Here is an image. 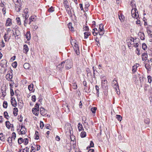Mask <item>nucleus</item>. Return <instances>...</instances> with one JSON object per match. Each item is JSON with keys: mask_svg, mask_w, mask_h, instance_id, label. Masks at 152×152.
<instances>
[{"mask_svg": "<svg viewBox=\"0 0 152 152\" xmlns=\"http://www.w3.org/2000/svg\"><path fill=\"white\" fill-rule=\"evenodd\" d=\"M65 63L66 68L67 69H69L72 66V62L69 60H66L65 61H63L61 64H59L58 67L59 68H63L64 66V64Z\"/></svg>", "mask_w": 152, "mask_h": 152, "instance_id": "nucleus-1", "label": "nucleus"}, {"mask_svg": "<svg viewBox=\"0 0 152 152\" xmlns=\"http://www.w3.org/2000/svg\"><path fill=\"white\" fill-rule=\"evenodd\" d=\"M126 42L128 47L131 48L134 44V39L131 37L127 40Z\"/></svg>", "mask_w": 152, "mask_h": 152, "instance_id": "nucleus-2", "label": "nucleus"}, {"mask_svg": "<svg viewBox=\"0 0 152 152\" xmlns=\"http://www.w3.org/2000/svg\"><path fill=\"white\" fill-rule=\"evenodd\" d=\"M28 12L27 11V10H24V12L23 13L22 16H23L24 18H25V20L24 21V25L25 26H26V24L27 23V21H26V20L28 19L29 17V15L28 14Z\"/></svg>", "mask_w": 152, "mask_h": 152, "instance_id": "nucleus-3", "label": "nucleus"}, {"mask_svg": "<svg viewBox=\"0 0 152 152\" xmlns=\"http://www.w3.org/2000/svg\"><path fill=\"white\" fill-rule=\"evenodd\" d=\"M132 15L133 18H137L138 17V14L137 9H132L131 11Z\"/></svg>", "mask_w": 152, "mask_h": 152, "instance_id": "nucleus-4", "label": "nucleus"}, {"mask_svg": "<svg viewBox=\"0 0 152 152\" xmlns=\"http://www.w3.org/2000/svg\"><path fill=\"white\" fill-rule=\"evenodd\" d=\"M99 34L100 35H103L104 32V30L103 27V25L102 24H101L99 25Z\"/></svg>", "mask_w": 152, "mask_h": 152, "instance_id": "nucleus-5", "label": "nucleus"}, {"mask_svg": "<svg viewBox=\"0 0 152 152\" xmlns=\"http://www.w3.org/2000/svg\"><path fill=\"white\" fill-rule=\"evenodd\" d=\"M146 31L149 36L152 38V26L148 25L146 27Z\"/></svg>", "mask_w": 152, "mask_h": 152, "instance_id": "nucleus-6", "label": "nucleus"}, {"mask_svg": "<svg viewBox=\"0 0 152 152\" xmlns=\"http://www.w3.org/2000/svg\"><path fill=\"white\" fill-rule=\"evenodd\" d=\"M112 86L115 88L116 90H117V88H118V86L117 81L114 79L112 82Z\"/></svg>", "mask_w": 152, "mask_h": 152, "instance_id": "nucleus-7", "label": "nucleus"}, {"mask_svg": "<svg viewBox=\"0 0 152 152\" xmlns=\"http://www.w3.org/2000/svg\"><path fill=\"white\" fill-rule=\"evenodd\" d=\"M13 77L12 74V72L8 73L6 75V79L9 81L12 82V79Z\"/></svg>", "mask_w": 152, "mask_h": 152, "instance_id": "nucleus-8", "label": "nucleus"}, {"mask_svg": "<svg viewBox=\"0 0 152 152\" xmlns=\"http://www.w3.org/2000/svg\"><path fill=\"white\" fill-rule=\"evenodd\" d=\"M20 128H21L20 130V134H25L26 132V129L25 126L22 125L20 126Z\"/></svg>", "mask_w": 152, "mask_h": 152, "instance_id": "nucleus-9", "label": "nucleus"}, {"mask_svg": "<svg viewBox=\"0 0 152 152\" xmlns=\"http://www.w3.org/2000/svg\"><path fill=\"white\" fill-rule=\"evenodd\" d=\"M64 6L65 7L66 11L69 12L70 9L67 0H64Z\"/></svg>", "mask_w": 152, "mask_h": 152, "instance_id": "nucleus-10", "label": "nucleus"}, {"mask_svg": "<svg viewBox=\"0 0 152 152\" xmlns=\"http://www.w3.org/2000/svg\"><path fill=\"white\" fill-rule=\"evenodd\" d=\"M11 102L12 105L14 107H16L17 105L16 101L13 97H11Z\"/></svg>", "mask_w": 152, "mask_h": 152, "instance_id": "nucleus-11", "label": "nucleus"}, {"mask_svg": "<svg viewBox=\"0 0 152 152\" xmlns=\"http://www.w3.org/2000/svg\"><path fill=\"white\" fill-rule=\"evenodd\" d=\"M12 24V20L9 18H8L6 21V23L5 26H10Z\"/></svg>", "mask_w": 152, "mask_h": 152, "instance_id": "nucleus-12", "label": "nucleus"}, {"mask_svg": "<svg viewBox=\"0 0 152 152\" xmlns=\"http://www.w3.org/2000/svg\"><path fill=\"white\" fill-rule=\"evenodd\" d=\"M40 113L42 116L45 115L47 113L46 110L42 107L40 108Z\"/></svg>", "mask_w": 152, "mask_h": 152, "instance_id": "nucleus-13", "label": "nucleus"}, {"mask_svg": "<svg viewBox=\"0 0 152 152\" xmlns=\"http://www.w3.org/2000/svg\"><path fill=\"white\" fill-rule=\"evenodd\" d=\"M6 126L7 128L10 129L11 127H13V124H11L9 121H6L5 122Z\"/></svg>", "mask_w": 152, "mask_h": 152, "instance_id": "nucleus-14", "label": "nucleus"}, {"mask_svg": "<svg viewBox=\"0 0 152 152\" xmlns=\"http://www.w3.org/2000/svg\"><path fill=\"white\" fill-rule=\"evenodd\" d=\"M29 50L28 48L26 45H25L23 46V50L24 53L27 54Z\"/></svg>", "mask_w": 152, "mask_h": 152, "instance_id": "nucleus-15", "label": "nucleus"}, {"mask_svg": "<svg viewBox=\"0 0 152 152\" xmlns=\"http://www.w3.org/2000/svg\"><path fill=\"white\" fill-rule=\"evenodd\" d=\"M148 55L145 53H143L142 55V60L143 61H145L147 60Z\"/></svg>", "mask_w": 152, "mask_h": 152, "instance_id": "nucleus-16", "label": "nucleus"}, {"mask_svg": "<svg viewBox=\"0 0 152 152\" xmlns=\"http://www.w3.org/2000/svg\"><path fill=\"white\" fill-rule=\"evenodd\" d=\"M77 128L79 132L84 130V129L82 124L79 123L77 125Z\"/></svg>", "mask_w": 152, "mask_h": 152, "instance_id": "nucleus-17", "label": "nucleus"}, {"mask_svg": "<svg viewBox=\"0 0 152 152\" xmlns=\"http://www.w3.org/2000/svg\"><path fill=\"white\" fill-rule=\"evenodd\" d=\"M36 16L34 15L31 16L29 18V23H28L29 24L31 23L33 21H34L36 20Z\"/></svg>", "mask_w": 152, "mask_h": 152, "instance_id": "nucleus-18", "label": "nucleus"}, {"mask_svg": "<svg viewBox=\"0 0 152 152\" xmlns=\"http://www.w3.org/2000/svg\"><path fill=\"white\" fill-rule=\"evenodd\" d=\"M92 32L93 35L94 36H96L98 34V33H99L98 30L96 28L93 29Z\"/></svg>", "mask_w": 152, "mask_h": 152, "instance_id": "nucleus-19", "label": "nucleus"}, {"mask_svg": "<svg viewBox=\"0 0 152 152\" xmlns=\"http://www.w3.org/2000/svg\"><path fill=\"white\" fill-rule=\"evenodd\" d=\"M27 39L28 40H29L31 39V34L30 31L27 32L26 34L25 35Z\"/></svg>", "mask_w": 152, "mask_h": 152, "instance_id": "nucleus-20", "label": "nucleus"}, {"mask_svg": "<svg viewBox=\"0 0 152 152\" xmlns=\"http://www.w3.org/2000/svg\"><path fill=\"white\" fill-rule=\"evenodd\" d=\"M12 140L13 139H12V137H9L8 138L7 141L8 142L9 145L10 146H11L12 145Z\"/></svg>", "mask_w": 152, "mask_h": 152, "instance_id": "nucleus-21", "label": "nucleus"}, {"mask_svg": "<svg viewBox=\"0 0 152 152\" xmlns=\"http://www.w3.org/2000/svg\"><path fill=\"white\" fill-rule=\"evenodd\" d=\"M68 26L69 29L71 31H74V28L72 27V23H69L68 24Z\"/></svg>", "mask_w": 152, "mask_h": 152, "instance_id": "nucleus-22", "label": "nucleus"}, {"mask_svg": "<svg viewBox=\"0 0 152 152\" xmlns=\"http://www.w3.org/2000/svg\"><path fill=\"white\" fill-rule=\"evenodd\" d=\"M13 1L16 5L20 6V5L19 2L20 1V0H13Z\"/></svg>", "mask_w": 152, "mask_h": 152, "instance_id": "nucleus-23", "label": "nucleus"}, {"mask_svg": "<svg viewBox=\"0 0 152 152\" xmlns=\"http://www.w3.org/2000/svg\"><path fill=\"white\" fill-rule=\"evenodd\" d=\"M32 112L36 115H38L39 114V111L33 108L32 109Z\"/></svg>", "mask_w": 152, "mask_h": 152, "instance_id": "nucleus-24", "label": "nucleus"}, {"mask_svg": "<svg viewBox=\"0 0 152 152\" xmlns=\"http://www.w3.org/2000/svg\"><path fill=\"white\" fill-rule=\"evenodd\" d=\"M5 137L3 135V134L2 133L0 134V140L2 141H4Z\"/></svg>", "mask_w": 152, "mask_h": 152, "instance_id": "nucleus-25", "label": "nucleus"}, {"mask_svg": "<svg viewBox=\"0 0 152 152\" xmlns=\"http://www.w3.org/2000/svg\"><path fill=\"white\" fill-rule=\"evenodd\" d=\"M84 34L85 37L84 38L85 39H86L89 36V35H90V33L88 32H85L84 33Z\"/></svg>", "mask_w": 152, "mask_h": 152, "instance_id": "nucleus-26", "label": "nucleus"}, {"mask_svg": "<svg viewBox=\"0 0 152 152\" xmlns=\"http://www.w3.org/2000/svg\"><path fill=\"white\" fill-rule=\"evenodd\" d=\"M18 109L16 107H15L13 109V114L15 116H16L18 114Z\"/></svg>", "mask_w": 152, "mask_h": 152, "instance_id": "nucleus-27", "label": "nucleus"}, {"mask_svg": "<svg viewBox=\"0 0 152 152\" xmlns=\"http://www.w3.org/2000/svg\"><path fill=\"white\" fill-rule=\"evenodd\" d=\"M8 35V34H5L4 36V38L5 42H7L9 41L10 38H8L7 35Z\"/></svg>", "mask_w": 152, "mask_h": 152, "instance_id": "nucleus-28", "label": "nucleus"}, {"mask_svg": "<svg viewBox=\"0 0 152 152\" xmlns=\"http://www.w3.org/2000/svg\"><path fill=\"white\" fill-rule=\"evenodd\" d=\"M33 84H31L30 85L28 86V89L30 91H33Z\"/></svg>", "mask_w": 152, "mask_h": 152, "instance_id": "nucleus-29", "label": "nucleus"}, {"mask_svg": "<svg viewBox=\"0 0 152 152\" xmlns=\"http://www.w3.org/2000/svg\"><path fill=\"white\" fill-rule=\"evenodd\" d=\"M23 67L25 69H28L29 67V64L27 63H25L23 65Z\"/></svg>", "mask_w": 152, "mask_h": 152, "instance_id": "nucleus-30", "label": "nucleus"}, {"mask_svg": "<svg viewBox=\"0 0 152 152\" xmlns=\"http://www.w3.org/2000/svg\"><path fill=\"white\" fill-rule=\"evenodd\" d=\"M86 136V133L84 131L82 132L80 134V137L82 138L85 137Z\"/></svg>", "mask_w": 152, "mask_h": 152, "instance_id": "nucleus-31", "label": "nucleus"}, {"mask_svg": "<svg viewBox=\"0 0 152 152\" xmlns=\"http://www.w3.org/2000/svg\"><path fill=\"white\" fill-rule=\"evenodd\" d=\"M24 139L22 138H20L18 140V142L19 144H21L22 142H23Z\"/></svg>", "mask_w": 152, "mask_h": 152, "instance_id": "nucleus-32", "label": "nucleus"}, {"mask_svg": "<svg viewBox=\"0 0 152 152\" xmlns=\"http://www.w3.org/2000/svg\"><path fill=\"white\" fill-rule=\"evenodd\" d=\"M107 81L106 80H102V86L103 87H105L106 86V83Z\"/></svg>", "mask_w": 152, "mask_h": 152, "instance_id": "nucleus-33", "label": "nucleus"}, {"mask_svg": "<svg viewBox=\"0 0 152 152\" xmlns=\"http://www.w3.org/2000/svg\"><path fill=\"white\" fill-rule=\"evenodd\" d=\"M4 117L7 119H8L10 117L8 115L7 112L6 111L4 112Z\"/></svg>", "mask_w": 152, "mask_h": 152, "instance_id": "nucleus-34", "label": "nucleus"}, {"mask_svg": "<svg viewBox=\"0 0 152 152\" xmlns=\"http://www.w3.org/2000/svg\"><path fill=\"white\" fill-rule=\"evenodd\" d=\"M33 108L39 111V104H38L37 103L35 105L34 107Z\"/></svg>", "mask_w": 152, "mask_h": 152, "instance_id": "nucleus-35", "label": "nucleus"}, {"mask_svg": "<svg viewBox=\"0 0 152 152\" xmlns=\"http://www.w3.org/2000/svg\"><path fill=\"white\" fill-rule=\"evenodd\" d=\"M145 66L148 71H149L151 68V66L149 64H146L145 65Z\"/></svg>", "mask_w": 152, "mask_h": 152, "instance_id": "nucleus-36", "label": "nucleus"}, {"mask_svg": "<svg viewBox=\"0 0 152 152\" xmlns=\"http://www.w3.org/2000/svg\"><path fill=\"white\" fill-rule=\"evenodd\" d=\"M39 133L38 132L36 131L35 132V139L36 140H38L39 138V137L38 136Z\"/></svg>", "mask_w": 152, "mask_h": 152, "instance_id": "nucleus-37", "label": "nucleus"}, {"mask_svg": "<svg viewBox=\"0 0 152 152\" xmlns=\"http://www.w3.org/2000/svg\"><path fill=\"white\" fill-rule=\"evenodd\" d=\"M28 142V138H26L24 139L23 142L25 145H27Z\"/></svg>", "mask_w": 152, "mask_h": 152, "instance_id": "nucleus-38", "label": "nucleus"}, {"mask_svg": "<svg viewBox=\"0 0 152 152\" xmlns=\"http://www.w3.org/2000/svg\"><path fill=\"white\" fill-rule=\"evenodd\" d=\"M137 65L134 66L132 67V71L133 72H136L137 70Z\"/></svg>", "mask_w": 152, "mask_h": 152, "instance_id": "nucleus-39", "label": "nucleus"}, {"mask_svg": "<svg viewBox=\"0 0 152 152\" xmlns=\"http://www.w3.org/2000/svg\"><path fill=\"white\" fill-rule=\"evenodd\" d=\"M16 20H17V23L18 24L20 25L21 24L20 18L19 17H17L16 18Z\"/></svg>", "mask_w": 152, "mask_h": 152, "instance_id": "nucleus-40", "label": "nucleus"}, {"mask_svg": "<svg viewBox=\"0 0 152 152\" xmlns=\"http://www.w3.org/2000/svg\"><path fill=\"white\" fill-rule=\"evenodd\" d=\"M12 139L13 140H15L16 137V134L15 132H14L12 133Z\"/></svg>", "mask_w": 152, "mask_h": 152, "instance_id": "nucleus-41", "label": "nucleus"}, {"mask_svg": "<svg viewBox=\"0 0 152 152\" xmlns=\"http://www.w3.org/2000/svg\"><path fill=\"white\" fill-rule=\"evenodd\" d=\"M9 84L10 87V89H12L13 87V85L14 84V82L12 80V83H11V81H10Z\"/></svg>", "mask_w": 152, "mask_h": 152, "instance_id": "nucleus-42", "label": "nucleus"}, {"mask_svg": "<svg viewBox=\"0 0 152 152\" xmlns=\"http://www.w3.org/2000/svg\"><path fill=\"white\" fill-rule=\"evenodd\" d=\"M96 109H97L96 107H93L91 108V110L93 113H96Z\"/></svg>", "mask_w": 152, "mask_h": 152, "instance_id": "nucleus-43", "label": "nucleus"}, {"mask_svg": "<svg viewBox=\"0 0 152 152\" xmlns=\"http://www.w3.org/2000/svg\"><path fill=\"white\" fill-rule=\"evenodd\" d=\"M142 48L144 50L146 49L147 48L146 45L145 43H143L142 44Z\"/></svg>", "mask_w": 152, "mask_h": 152, "instance_id": "nucleus-44", "label": "nucleus"}, {"mask_svg": "<svg viewBox=\"0 0 152 152\" xmlns=\"http://www.w3.org/2000/svg\"><path fill=\"white\" fill-rule=\"evenodd\" d=\"M3 107L4 108H7V103L6 101H4L3 104Z\"/></svg>", "mask_w": 152, "mask_h": 152, "instance_id": "nucleus-45", "label": "nucleus"}, {"mask_svg": "<svg viewBox=\"0 0 152 152\" xmlns=\"http://www.w3.org/2000/svg\"><path fill=\"white\" fill-rule=\"evenodd\" d=\"M116 118H117L118 121H121L122 120V118L121 115H117Z\"/></svg>", "mask_w": 152, "mask_h": 152, "instance_id": "nucleus-46", "label": "nucleus"}, {"mask_svg": "<svg viewBox=\"0 0 152 152\" xmlns=\"http://www.w3.org/2000/svg\"><path fill=\"white\" fill-rule=\"evenodd\" d=\"M90 147H87V149H88V148H90V147H94V143L92 141H91L90 142Z\"/></svg>", "mask_w": 152, "mask_h": 152, "instance_id": "nucleus-47", "label": "nucleus"}, {"mask_svg": "<svg viewBox=\"0 0 152 152\" xmlns=\"http://www.w3.org/2000/svg\"><path fill=\"white\" fill-rule=\"evenodd\" d=\"M31 100L34 102H35L36 101V98L35 96L33 95L32 96Z\"/></svg>", "mask_w": 152, "mask_h": 152, "instance_id": "nucleus-48", "label": "nucleus"}, {"mask_svg": "<svg viewBox=\"0 0 152 152\" xmlns=\"http://www.w3.org/2000/svg\"><path fill=\"white\" fill-rule=\"evenodd\" d=\"M148 82L149 83H151L152 81L151 77L150 76H148Z\"/></svg>", "mask_w": 152, "mask_h": 152, "instance_id": "nucleus-49", "label": "nucleus"}, {"mask_svg": "<svg viewBox=\"0 0 152 152\" xmlns=\"http://www.w3.org/2000/svg\"><path fill=\"white\" fill-rule=\"evenodd\" d=\"M40 125L41 128L42 129L44 127V124L42 121H40Z\"/></svg>", "mask_w": 152, "mask_h": 152, "instance_id": "nucleus-50", "label": "nucleus"}, {"mask_svg": "<svg viewBox=\"0 0 152 152\" xmlns=\"http://www.w3.org/2000/svg\"><path fill=\"white\" fill-rule=\"evenodd\" d=\"M53 9V7H51L48 9V11L49 12H52L54 11Z\"/></svg>", "mask_w": 152, "mask_h": 152, "instance_id": "nucleus-51", "label": "nucleus"}, {"mask_svg": "<svg viewBox=\"0 0 152 152\" xmlns=\"http://www.w3.org/2000/svg\"><path fill=\"white\" fill-rule=\"evenodd\" d=\"M17 62L15 61L12 64V66L13 67L15 68L17 66Z\"/></svg>", "mask_w": 152, "mask_h": 152, "instance_id": "nucleus-52", "label": "nucleus"}, {"mask_svg": "<svg viewBox=\"0 0 152 152\" xmlns=\"http://www.w3.org/2000/svg\"><path fill=\"white\" fill-rule=\"evenodd\" d=\"M73 88L75 89H76L77 88V85L76 83L73 84Z\"/></svg>", "mask_w": 152, "mask_h": 152, "instance_id": "nucleus-53", "label": "nucleus"}, {"mask_svg": "<svg viewBox=\"0 0 152 152\" xmlns=\"http://www.w3.org/2000/svg\"><path fill=\"white\" fill-rule=\"evenodd\" d=\"M10 95L11 96H13L14 95V92L12 89H10Z\"/></svg>", "mask_w": 152, "mask_h": 152, "instance_id": "nucleus-54", "label": "nucleus"}, {"mask_svg": "<svg viewBox=\"0 0 152 152\" xmlns=\"http://www.w3.org/2000/svg\"><path fill=\"white\" fill-rule=\"evenodd\" d=\"M139 44L138 42H136L135 43H134V44L133 45V46L135 48H136L138 47Z\"/></svg>", "mask_w": 152, "mask_h": 152, "instance_id": "nucleus-55", "label": "nucleus"}, {"mask_svg": "<svg viewBox=\"0 0 152 152\" xmlns=\"http://www.w3.org/2000/svg\"><path fill=\"white\" fill-rule=\"evenodd\" d=\"M31 151L30 152H34L35 151H34L35 149V148L33 146H32L31 147Z\"/></svg>", "mask_w": 152, "mask_h": 152, "instance_id": "nucleus-56", "label": "nucleus"}, {"mask_svg": "<svg viewBox=\"0 0 152 152\" xmlns=\"http://www.w3.org/2000/svg\"><path fill=\"white\" fill-rule=\"evenodd\" d=\"M124 18L123 15H121V16H119V19L121 20H123Z\"/></svg>", "mask_w": 152, "mask_h": 152, "instance_id": "nucleus-57", "label": "nucleus"}, {"mask_svg": "<svg viewBox=\"0 0 152 152\" xmlns=\"http://www.w3.org/2000/svg\"><path fill=\"white\" fill-rule=\"evenodd\" d=\"M84 29L86 31H88L89 28H88V26H85V27H84Z\"/></svg>", "mask_w": 152, "mask_h": 152, "instance_id": "nucleus-58", "label": "nucleus"}, {"mask_svg": "<svg viewBox=\"0 0 152 152\" xmlns=\"http://www.w3.org/2000/svg\"><path fill=\"white\" fill-rule=\"evenodd\" d=\"M60 140L59 137L58 136H57L56 137V140L57 141H59Z\"/></svg>", "mask_w": 152, "mask_h": 152, "instance_id": "nucleus-59", "label": "nucleus"}, {"mask_svg": "<svg viewBox=\"0 0 152 152\" xmlns=\"http://www.w3.org/2000/svg\"><path fill=\"white\" fill-rule=\"evenodd\" d=\"M136 50H137V52H136V53H137V54L138 55H140V50L139 49H138V48H137L136 49Z\"/></svg>", "mask_w": 152, "mask_h": 152, "instance_id": "nucleus-60", "label": "nucleus"}, {"mask_svg": "<svg viewBox=\"0 0 152 152\" xmlns=\"http://www.w3.org/2000/svg\"><path fill=\"white\" fill-rule=\"evenodd\" d=\"M79 5H80V8L81 10H83V4H79Z\"/></svg>", "mask_w": 152, "mask_h": 152, "instance_id": "nucleus-61", "label": "nucleus"}, {"mask_svg": "<svg viewBox=\"0 0 152 152\" xmlns=\"http://www.w3.org/2000/svg\"><path fill=\"white\" fill-rule=\"evenodd\" d=\"M95 87L96 90L99 92V87L97 85H96L95 86Z\"/></svg>", "mask_w": 152, "mask_h": 152, "instance_id": "nucleus-62", "label": "nucleus"}, {"mask_svg": "<svg viewBox=\"0 0 152 152\" xmlns=\"http://www.w3.org/2000/svg\"><path fill=\"white\" fill-rule=\"evenodd\" d=\"M74 49L75 51L79 50V47H77V46L74 47Z\"/></svg>", "mask_w": 152, "mask_h": 152, "instance_id": "nucleus-63", "label": "nucleus"}, {"mask_svg": "<svg viewBox=\"0 0 152 152\" xmlns=\"http://www.w3.org/2000/svg\"><path fill=\"white\" fill-rule=\"evenodd\" d=\"M94 150L93 149H91L88 151V152H94Z\"/></svg>", "mask_w": 152, "mask_h": 152, "instance_id": "nucleus-64", "label": "nucleus"}]
</instances>
